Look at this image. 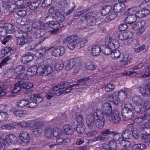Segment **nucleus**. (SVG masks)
<instances>
[{
  "instance_id": "nucleus-26",
  "label": "nucleus",
  "mask_w": 150,
  "mask_h": 150,
  "mask_svg": "<svg viewBox=\"0 0 150 150\" xmlns=\"http://www.w3.org/2000/svg\"><path fill=\"white\" fill-rule=\"evenodd\" d=\"M113 11L112 7L110 5H107L104 6L101 11V15L103 16L107 15L111 12Z\"/></svg>"
},
{
  "instance_id": "nucleus-46",
  "label": "nucleus",
  "mask_w": 150,
  "mask_h": 150,
  "mask_svg": "<svg viewBox=\"0 0 150 150\" xmlns=\"http://www.w3.org/2000/svg\"><path fill=\"white\" fill-rule=\"evenodd\" d=\"M26 19L24 18H18L16 20L17 23L21 25H23V28H24L28 22H25Z\"/></svg>"
},
{
  "instance_id": "nucleus-7",
  "label": "nucleus",
  "mask_w": 150,
  "mask_h": 150,
  "mask_svg": "<svg viewBox=\"0 0 150 150\" xmlns=\"http://www.w3.org/2000/svg\"><path fill=\"white\" fill-rule=\"evenodd\" d=\"M120 120L119 112L117 109L114 110L110 115L106 119L108 123H110L112 122L114 123L118 124L120 122Z\"/></svg>"
},
{
  "instance_id": "nucleus-31",
  "label": "nucleus",
  "mask_w": 150,
  "mask_h": 150,
  "mask_svg": "<svg viewBox=\"0 0 150 150\" xmlns=\"http://www.w3.org/2000/svg\"><path fill=\"white\" fill-rule=\"evenodd\" d=\"M132 114H139L143 112L142 104L136 105L135 106H133L132 110Z\"/></svg>"
},
{
  "instance_id": "nucleus-21",
  "label": "nucleus",
  "mask_w": 150,
  "mask_h": 150,
  "mask_svg": "<svg viewBox=\"0 0 150 150\" xmlns=\"http://www.w3.org/2000/svg\"><path fill=\"white\" fill-rule=\"evenodd\" d=\"M145 23L144 21L141 20L133 24L131 26L133 29L135 30H138L142 29L145 25Z\"/></svg>"
},
{
  "instance_id": "nucleus-33",
  "label": "nucleus",
  "mask_w": 150,
  "mask_h": 150,
  "mask_svg": "<svg viewBox=\"0 0 150 150\" xmlns=\"http://www.w3.org/2000/svg\"><path fill=\"white\" fill-rule=\"evenodd\" d=\"M38 66H34L29 68L27 70V74L32 76L38 74Z\"/></svg>"
},
{
  "instance_id": "nucleus-27",
  "label": "nucleus",
  "mask_w": 150,
  "mask_h": 150,
  "mask_svg": "<svg viewBox=\"0 0 150 150\" xmlns=\"http://www.w3.org/2000/svg\"><path fill=\"white\" fill-rule=\"evenodd\" d=\"M52 130L50 127H46L44 130V135L48 139L52 138Z\"/></svg>"
},
{
  "instance_id": "nucleus-19",
  "label": "nucleus",
  "mask_w": 150,
  "mask_h": 150,
  "mask_svg": "<svg viewBox=\"0 0 150 150\" xmlns=\"http://www.w3.org/2000/svg\"><path fill=\"white\" fill-rule=\"evenodd\" d=\"M33 59V54L30 52H27L21 58V60L23 63L25 64L28 63Z\"/></svg>"
},
{
  "instance_id": "nucleus-32",
  "label": "nucleus",
  "mask_w": 150,
  "mask_h": 150,
  "mask_svg": "<svg viewBox=\"0 0 150 150\" xmlns=\"http://www.w3.org/2000/svg\"><path fill=\"white\" fill-rule=\"evenodd\" d=\"M31 100L35 101L36 103H40L43 100V98L39 94H33L30 97Z\"/></svg>"
},
{
  "instance_id": "nucleus-28",
  "label": "nucleus",
  "mask_w": 150,
  "mask_h": 150,
  "mask_svg": "<svg viewBox=\"0 0 150 150\" xmlns=\"http://www.w3.org/2000/svg\"><path fill=\"white\" fill-rule=\"evenodd\" d=\"M108 15V16L105 18L104 20L106 22H108L113 20L117 15V13L113 10Z\"/></svg>"
},
{
  "instance_id": "nucleus-6",
  "label": "nucleus",
  "mask_w": 150,
  "mask_h": 150,
  "mask_svg": "<svg viewBox=\"0 0 150 150\" xmlns=\"http://www.w3.org/2000/svg\"><path fill=\"white\" fill-rule=\"evenodd\" d=\"M38 74L40 75H47L52 72V67L47 65H45L43 63L39 64L38 65Z\"/></svg>"
},
{
  "instance_id": "nucleus-61",
  "label": "nucleus",
  "mask_w": 150,
  "mask_h": 150,
  "mask_svg": "<svg viewBox=\"0 0 150 150\" xmlns=\"http://www.w3.org/2000/svg\"><path fill=\"white\" fill-rule=\"evenodd\" d=\"M146 147L145 145L143 144H134L132 146V148L134 149H143Z\"/></svg>"
},
{
  "instance_id": "nucleus-52",
  "label": "nucleus",
  "mask_w": 150,
  "mask_h": 150,
  "mask_svg": "<svg viewBox=\"0 0 150 150\" xmlns=\"http://www.w3.org/2000/svg\"><path fill=\"white\" fill-rule=\"evenodd\" d=\"M130 130L126 129L122 133V136L123 138L125 139H129L131 135Z\"/></svg>"
},
{
  "instance_id": "nucleus-4",
  "label": "nucleus",
  "mask_w": 150,
  "mask_h": 150,
  "mask_svg": "<svg viewBox=\"0 0 150 150\" xmlns=\"http://www.w3.org/2000/svg\"><path fill=\"white\" fill-rule=\"evenodd\" d=\"M100 113V110L97 109L94 111L93 114H91L86 115V122L89 128L91 129L93 128L96 120V117L98 116Z\"/></svg>"
},
{
  "instance_id": "nucleus-35",
  "label": "nucleus",
  "mask_w": 150,
  "mask_h": 150,
  "mask_svg": "<svg viewBox=\"0 0 150 150\" xmlns=\"http://www.w3.org/2000/svg\"><path fill=\"white\" fill-rule=\"evenodd\" d=\"M73 85L67 86H66L64 90H62L58 92L57 93V95L59 96L60 95L64 94H65L70 92V91L73 89L74 88H72V86H74Z\"/></svg>"
},
{
  "instance_id": "nucleus-38",
  "label": "nucleus",
  "mask_w": 150,
  "mask_h": 150,
  "mask_svg": "<svg viewBox=\"0 0 150 150\" xmlns=\"http://www.w3.org/2000/svg\"><path fill=\"white\" fill-rule=\"evenodd\" d=\"M64 129L65 134L67 135H71L73 132V129L68 125H65L64 126Z\"/></svg>"
},
{
  "instance_id": "nucleus-8",
  "label": "nucleus",
  "mask_w": 150,
  "mask_h": 150,
  "mask_svg": "<svg viewBox=\"0 0 150 150\" xmlns=\"http://www.w3.org/2000/svg\"><path fill=\"white\" fill-rule=\"evenodd\" d=\"M102 112H100L101 115L106 118L108 117L112 113V107L111 104L109 103H106L103 104L101 107Z\"/></svg>"
},
{
  "instance_id": "nucleus-63",
  "label": "nucleus",
  "mask_w": 150,
  "mask_h": 150,
  "mask_svg": "<svg viewBox=\"0 0 150 150\" xmlns=\"http://www.w3.org/2000/svg\"><path fill=\"white\" fill-rule=\"evenodd\" d=\"M101 133L103 134L107 135L115 133L114 131H110V129L108 128L103 129L101 131Z\"/></svg>"
},
{
  "instance_id": "nucleus-41",
  "label": "nucleus",
  "mask_w": 150,
  "mask_h": 150,
  "mask_svg": "<svg viewBox=\"0 0 150 150\" xmlns=\"http://www.w3.org/2000/svg\"><path fill=\"white\" fill-rule=\"evenodd\" d=\"M120 62H124L125 65L130 63V61L129 59V54L124 53L122 54V59L120 60Z\"/></svg>"
},
{
  "instance_id": "nucleus-40",
  "label": "nucleus",
  "mask_w": 150,
  "mask_h": 150,
  "mask_svg": "<svg viewBox=\"0 0 150 150\" xmlns=\"http://www.w3.org/2000/svg\"><path fill=\"white\" fill-rule=\"evenodd\" d=\"M15 36L17 38L24 37V36L26 33H25V30H24L18 29L16 32Z\"/></svg>"
},
{
  "instance_id": "nucleus-58",
  "label": "nucleus",
  "mask_w": 150,
  "mask_h": 150,
  "mask_svg": "<svg viewBox=\"0 0 150 150\" xmlns=\"http://www.w3.org/2000/svg\"><path fill=\"white\" fill-rule=\"evenodd\" d=\"M44 125V123L42 121H37L34 123L33 127L34 128L38 129L39 128H41V127L43 126Z\"/></svg>"
},
{
  "instance_id": "nucleus-45",
  "label": "nucleus",
  "mask_w": 150,
  "mask_h": 150,
  "mask_svg": "<svg viewBox=\"0 0 150 150\" xmlns=\"http://www.w3.org/2000/svg\"><path fill=\"white\" fill-rule=\"evenodd\" d=\"M95 14L92 12H88L86 13L85 16H83L81 17V21H83L85 20H87L88 19L91 18L92 17L93 18L95 17Z\"/></svg>"
},
{
  "instance_id": "nucleus-23",
  "label": "nucleus",
  "mask_w": 150,
  "mask_h": 150,
  "mask_svg": "<svg viewBox=\"0 0 150 150\" xmlns=\"http://www.w3.org/2000/svg\"><path fill=\"white\" fill-rule=\"evenodd\" d=\"M125 7V6L124 3L118 2L113 6V10L116 12H119L123 11Z\"/></svg>"
},
{
  "instance_id": "nucleus-36",
  "label": "nucleus",
  "mask_w": 150,
  "mask_h": 150,
  "mask_svg": "<svg viewBox=\"0 0 150 150\" xmlns=\"http://www.w3.org/2000/svg\"><path fill=\"white\" fill-rule=\"evenodd\" d=\"M116 49H115L113 50L111 54V57L115 59L119 58L120 57L121 54L120 51Z\"/></svg>"
},
{
  "instance_id": "nucleus-5",
  "label": "nucleus",
  "mask_w": 150,
  "mask_h": 150,
  "mask_svg": "<svg viewBox=\"0 0 150 150\" xmlns=\"http://www.w3.org/2000/svg\"><path fill=\"white\" fill-rule=\"evenodd\" d=\"M77 39V36L74 34L66 38L63 42L64 44H67L68 47L71 50H73L75 47L76 42Z\"/></svg>"
},
{
  "instance_id": "nucleus-22",
  "label": "nucleus",
  "mask_w": 150,
  "mask_h": 150,
  "mask_svg": "<svg viewBox=\"0 0 150 150\" xmlns=\"http://www.w3.org/2000/svg\"><path fill=\"white\" fill-rule=\"evenodd\" d=\"M77 59L76 58L70 59L67 62L65 66V69L68 71L70 70L74 67L76 64Z\"/></svg>"
},
{
  "instance_id": "nucleus-11",
  "label": "nucleus",
  "mask_w": 150,
  "mask_h": 150,
  "mask_svg": "<svg viewBox=\"0 0 150 150\" xmlns=\"http://www.w3.org/2000/svg\"><path fill=\"white\" fill-rule=\"evenodd\" d=\"M108 143L102 144V147L104 149L107 150H120L116 142L109 140Z\"/></svg>"
},
{
  "instance_id": "nucleus-15",
  "label": "nucleus",
  "mask_w": 150,
  "mask_h": 150,
  "mask_svg": "<svg viewBox=\"0 0 150 150\" xmlns=\"http://www.w3.org/2000/svg\"><path fill=\"white\" fill-rule=\"evenodd\" d=\"M139 91L143 96H146L150 95V83H146L143 86H140Z\"/></svg>"
},
{
  "instance_id": "nucleus-50",
  "label": "nucleus",
  "mask_w": 150,
  "mask_h": 150,
  "mask_svg": "<svg viewBox=\"0 0 150 150\" xmlns=\"http://www.w3.org/2000/svg\"><path fill=\"white\" fill-rule=\"evenodd\" d=\"M141 76L144 78H146L150 76V70L149 68H146L144 69L142 72Z\"/></svg>"
},
{
  "instance_id": "nucleus-25",
  "label": "nucleus",
  "mask_w": 150,
  "mask_h": 150,
  "mask_svg": "<svg viewBox=\"0 0 150 150\" xmlns=\"http://www.w3.org/2000/svg\"><path fill=\"white\" fill-rule=\"evenodd\" d=\"M110 139V137L108 135H104L101 133L94 139V141L98 140L100 142H108Z\"/></svg>"
},
{
  "instance_id": "nucleus-14",
  "label": "nucleus",
  "mask_w": 150,
  "mask_h": 150,
  "mask_svg": "<svg viewBox=\"0 0 150 150\" xmlns=\"http://www.w3.org/2000/svg\"><path fill=\"white\" fill-rule=\"evenodd\" d=\"M18 7H19L16 3H15L14 1L11 2L4 10V13L6 14V15H8L10 12L16 11L18 9Z\"/></svg>"
},
{
  "instance_id": "nucleus-51",
  "label": "nucleus",
  "mask_w": 150,
  "mask_h": 150,
  "mask_svg": "<svg viewBox=\"0 0 150 150\" xmlns=\"http://www.w3.org/2000/svg\"><path fill=\"white\" fill-rule=\"evenodd\" d=\"M17 44V45L22 46L23 45L26 44L25 37L18 38L16 39Z\"/></svg>"
},
{
  "instance_id": "nucleus-24",
  "label": "nucleus",
  "mask_w": 150,
  "mask_h": 150,
  "mask_svg": "<svg viewBox=\"0 0 150 150\" xmlns=\"http://www.w3.org/2000/svg\"><path fill=\"white\" fill-rule=\"evenodd\" d=\"M5 138L6 140L10 144H15L17 143V138L13 134H7Z\"/></svg>"
},
{
  "instance_id": "nucleus-48",
  "label": "nucleus",
  "mask_w": 150,
  "mask_h": 150,
  "mask_svg": "<svg viewBox=\"0 0 150 150\" xmlns=\"http://www.w3.org/2000/svg\"><path fill=\"white\" fill-rule=\"evenodd\" d=\"M150 136L145 134H141V140L142 142L149 144Z\"/></svg>"
},
{
  "instance_id": "nucleus-53",
  "label": "nucleus",
  "mask_w": 150,
  "mask_h": 150,
  "mask_svg": "<svg viewBox=\"0 0 150 150\" xmlns=\"http://www.w3.org/2000/svg\"><path fill=\"white\" fill-rule=\"evenodd\" d=\"M132 100L136 105L142 104V99L139 96L133 97L132 98Z\"/></svg>"
},
{
  "instance_id": "nucleus-12",
  "label": "nucleus",
  "mask_w": 150,
  "mask_h": 150,
  "mask_svg": "<svg viewBox=\"0 0 150 150\" xmlns=\"http://www.w3.org/2000/svg\"><path fill=\"white\" fill-rule=\"evenodd\" d=\"M5 28L6 27L5 26L4 28L2 26L0 27V35L2 37H4V36H6V37L4 38L3 39L1 40V42L4 45H5L9 40L12 38V37L11 35H7L8 33L6 29Z\"/></svg>"
},
{
  "instance_id": "nucleus-60",
  "label": "nucleus",
  "mask_w": 150,
  "mask_h": 150,
  "mask_svg": "<svg viewBox=\"0 0 150 150\" xmlns=\"http://www.w3.org/2000/svg\"><path fill=\"white\" fill-rule=\"evenodd\" d=\"M87 42V40L86 39L81 40L77 43L76 47L77 49H79L83 47Z\"/></svg>"
},
{
  "instance_id": "nucleus-39",
  "label": "nucleus",
  "mask_w": 150,
  "mask_h": 150,
  "mask_svg": "<svg viewBox=\"0 0 150 150\" xmlns=\"http://www.w3.org/2000/svg\"><path fill=\"white\" fill-rule=\"evenodd\" d=\"M64 66V63L62 61L60 60L57 62L54 66V69L56 71H59L63 69Z\"/></svg>"
},
{
  "instance_id": "nucleus-44",
  "label": "nucleus",
  "mask_w": 150,
  "mask_h": 150,
  "mask_svg": "<svg viewBox=\"0 0 150 150\" xmlns=\"http://www.w3.org/2000/svg\"><path fill=\"white\" fill-rule=\"evenodd\" d=\"M8 34H11L14 32L13 26L11 24H6L5 25Z\"/></svg>"
},
{
  "instance_id": "nucleus-62",
  "label": "nucleus",
  "mask_w": 150,
  "mask_h": 150,
  "mask_svg": "<svg viewBox=\"0 0 150 150\" xmlns=\"http://www.w3.org/2000/svg\"><path fill=\"white\" fill-rule=\"evenodd\" d=\"M100 19V18L97 17V18H93V20L91 21V26L98 25L99 24L101 23Z\"/></svg>"
},
{
  "instance_id": "nucleus-18",
  "label": "nucleus",
  "mask_w": 150,
  "mask_h": 150,
  "mask_svg": "<svg viewBox=\"0 0 150 150\" xmlns=\"http://www.w3.org/2000/svg\"><path fill=\"white\" fill-rule=\"evenodd\" d=\"M90 79L89 78L81 79L78 80V83L76 84H73L74 86L75 87L76 89H80L86 84H88V81Z\"/></svg>"
},
{
  "instance_id": "nucleus-13",
  "label": "nucleus",
  "mask_w": 150,
  "mask_h": 150,
  "mask_svg": "<svg viewBox=\"0 0 150 150\" xmlns=\"http://www.w3.org/2000/svg\"><path fill=\"white\" fill-rule=\"evenodd\" d=\"M20 140L23 143H28L30 141V135L28 133L25 131H21L18 134Z\"/></svg>"
},
{
  "instance_id": "nucleus-49",
  "label": "nucleus",
  "mask_w": 150,
  "mask_h": 150,
  "mask_svg": "<svg viewBox=\"0 0 150 150\" xmlns=\"http://www.w3.org/2000/svg\"><path fill=\"white\" fill-rule=\"evenodd\" d=\"M114 134H112V135L113 136V138H111L110 137L109 140L114 142H116V141L118 140L119 142L120 139L121 138L120 137V135L118 133L114 131Z\"/></svg>"
},
{
  "instance_id": "nucleus-10",
  "label": "nucleus",
  "mask_w": 150,
  "mask_h": 150,
  "mask_svg": "<svg viewBox=\"0 0 150 150\" xmlns=\"http://www.w3.org/2000/svg\"><path fill=\"white\" fill-rule=\"evenodd\" d=\"M133 12V9H129L126 10L125 12V15H128L124 19V22L127 24L131 25L136 20V17L134 13L132 12Z\"/></svg>"
},
{
  "instance_id": "nucleus-56",
  "label": "nucleus",
  "mask_w": 150,
  "mask_h": 150,
  "mask_svg": "<svg viewBox=\"0 0 150 150\" xmlns=\"http://www.w3.org/2000/svg\"><path fill=\"white\" fill-rule=\"evenodd\" d=\"M85 127L82 125L79 124L76 128V130L77 132L80 134L83 133L85 130Z\"/></svg>"
},
{
  "instance_id": "nucleus-17",
  "label": "nucleus",
  "mask_w": 150,
  "mask_h": 150,
  "mask_svg": "<svg viewBox=\"0 0 150 150\" xmlns=\"http://www.w3.org/2000/svg\"><path fill=\"white\" fill-rule=\"evenodd\" d=\"M65 52L64 48L63 47L60 46L53 49L51 51V53L53 56L58 57L62 56Z\"/></svg>"
},
{
  "instance_id": "nucleus-30",
  "label": "nucleus",
  "mask_w": 150,
  "mask_h": 150,
  "mask_svg": "<svg viewBox=\"0 0 150 150\" xmlns=\"http://www.w3.org/2000/svg\"><path fill=\"white\" fill-rule=\"evenodd\" d=\"M100 47L98 45H93L91 48V52L93 56H97L99 55L100 52Z\"/></svg>"
},
{
  "instance_id": "nucleus-3",
  "label": "nucleus",
  "mask_w": 150,
  "mask_h": 150,
  "mask_svg": "<svg viewBox=\"0 0 150 150\" xmlns=\"http://www.w3.org/2000/svg\"><path fill=\"white\" fill-rule=\"evenodd\" d=\"M33 86V84L31 82L21 81L15 84L12 93H17L21 91H23L24 89H30L32 88Z\"/></svg>"
},
{
  "instance_id": "nucleus-34",
  "label": "nucleus",
  "mask_w": 150,
  "mask_h": 150,
  "mask_svg": "<svg viewBox=\"0 0 150 150\" xmlns=\"http://www.w3.org/2000/svg\"><path fill=\"white\" fill-rule=\"evenodd\" d=\"M26 6L29 7L30 9L34 10H35L39 6V3L38 1L33 2H29L27 3Z\"/></svg>"
},
{
  "instance_id": "nucleus-42",
  "label": "nucleus",
  "mask_w": 150,
  "mask_h": 150,
  "mask_svg": "<svg viewBox=\"0 0 150 150\" xmlns=\"http://www.w3.org/2000/svg\"><path fill=\"white\" fill-rule=\"evenodd\" d=\"M127 94V93L125 91H119L118 94V99L121 101L123 100L126 98Z\"/></svg>"
},
{
  "instance_id": "nucleus-55",
  "label": "nucleus",
  "mask_w": 150,
  "mask_h": 150,
  "mask_svg": "<svg viewBox=\"0 0 150 150\" xmlns=\"http://www.w3.org/2000/svg\"><path fill=\"white\" fill-rule=\"evenodd\" d=\"M61 135V131L60 129H55L52 132V138L55 137L57 138L58 137L60 136Z\"/></svg>"
},
{
  "instance_id": "nucleus-1",
  "label": "nucleus",
  "mask_w": 150,
  "mask_h": 150,
  "mask_svg": "<svg viewBox=\"0 0 150 150\" xmlns=\"http://www.w3.org/2000/svg\"><path fill=\"white\" fill-rule=\"evenodd\" d=\"M55 15L57 18L52 21H49L48 24L49 26L54 29H58L60 25L65 18V16L62 14L61 10L59 9L56 10Z\"/></svg>"
},
{
  "instance_id": "nucleus-16",
  "label": "nucleus",
  "mask_w": 150,
  "mask_h": 150,
  "mask_svg": "<svg viewBox=\"0 0 150 150\" xmlns=\"http://www.w3.org/2000/svg\"><path fill=\"white\" fill-rule=\"evenodd\" d=\"M104 117L101 115L100 114L98 116L96 117L95 122L96 127L98 128H102L104 126Z\"/></svg>"
},
{
  "instance_id": "nucleus-57",
  "label": "nucleus",
  "mask_w": 150,
  "mask_h": 150,
  "mask_svg": "<svg viewBox=\"0 0 150 150\" xmlns=\"http://www.w3.org/2000/svg\"><path fill=\"white\" fill-rule=\"evenodd\" d=\"M68 0H63L60 1L59 4V7L62 10L65 9L67 8L68 5Z\"/></svg>"
},
{
  "instance_id": "nucleus-20",
  "label": "nucleus",
  "mask_w": 150,
  "mask_h": 150,
  "mask_svg": "<svg viewBox=\"0 0 150 150\" xmlns=\"http://www.w3.org/2000/svg\"><path fill=\"white\" fill-rule=\"evenodd\" d=\"M32 26L34 28L37 30L44 29V24L43 22L40 20H35L33 21Z\"/></svg>"
},
{
  "instance_id": "nucleus-2",
  "label": "nucleus",
  "mask_w": 150,
  "mask_h": 150,
  "mask_svg": "<svg viewBox=\"0 0 150 150\" xmlns=\"http://www.w3.org/2000/svg\"><path fill=\"white\" fill-rule=\"evenodd\" d=\"M122 104L124 107L121 111L122 118L125 120L132 119L133 116L132 110L133 106L129 102H124Z\"/></svg>"
},
{
  "instance_id": "nucleus-9",
  "label": "nucleus",
  "mask_w": 150,
  "mask_h": 150,
  "mask_svg": "<svg viewBox=\"0 0 150 150\" xmlns=\"http://www.w3.org/2000/svg\"><path fill=\"white\" fill-rule=\"evenodd\" d=\"M105 44L106 46L113 50L117 48L120 46L119 42L117 40L109 36L106 37L105 39Z\"/></svg>"
},
{
  "instance_id": "nucleus-37",
  "label": "nucleus",
  "mask_w": 150,
  "mask_h": 150,
  "mask_svg": "<svg viewBox=\"0 0 150 150\" xmlns=\"http://www.w3.org/2000/svg\"><path fill=\"white\" fill-rule=\"evenodd\" d=\"M102 47V52L103 53L106 55L111 54L113 49L110 47V48L107 46H106L105 45H103Z\"/></svg>"
},
{
  "instance_id": "nucleus-64",
  "label": "nucleus",
  "mask_w": 150,
  "mask_h": 150,
  "mask_svg": "<svg viewBox=\"0 0 150 150\" xmlns=\"http://www.w3.org/2000/svg\"><path fill=\"white\" fill-rule=\"evenodd\" d=\"M15 125L13 123H12L11 125H4L1 126V128L2 129H12L15 128Z\"/></svg>"
},
{
  "instance_id": "nucleus-59",
  "label": "nucleus",
  "mask_w": 150,
  "mask_h": 150,
  "mask_svg": "<svg viewBox=\"0 0 150 150\" xmlns=\"http://www.w3.org/2000/svg\"><path fill=\"white\" fill-rule=\"evenodd\" d=\"M8 118V115L7 113L1 112H0V121L6 120Z\"/></svg>"
},
{
  "instance_id": "nucleus-43",
  "label": "nucleus",
  "mask_w": 150,
  "mask_h": 150,
  "mask_svg": "<svg viewBox=\"0 0 150 150\" xmlns=\"http://www.w3.org/2000/svg\"><path fill=\"white\" fill-rule=\"evenodd\" d=\"M29 101L28 100L23 99L21 100L16 103V105L18 107L23 108L27 105H28Z\"/></svg>"
},
{
  "instance_id": "nucleus-54",
  "label": "nucleus",
  "mask_w": 150,
  "mask_h": 150,
  "mask_svg": "<svg viewBox=\"0 0 150 150\" xmlns=\"http://www.w3.org/2000/svg\"><path fill=\"white\" fill-rule=\"evenodd\" d=\"M86 67L87 69L89 70H93L95 69L94 63L92 61L87 62L86 64Z\"/></svg>"
},
{
  "instance_id": "nucleus-29",
  "label": "nucleus",
  "mask_w": 150,
  "mask_h": 150,
  "mask_svg": "<svg viewBox=\"0 0 150 150\" xmlns=\"http://www.w3.org/2000/svg\"><path fill=\"white\" fill-rule=\"evenodd\" d=\"M45 33V31L44 29L42 30H37L33 32V36L34 38H39L44 35Z\"/></svg>"
},
{
  "instance_id": "nucleus-47",
  "label": "nucleus",
  "mask_w": 150,
  "mask_h": 150,
  "mask_svg": "<svg viewBox=\"0 0 150 150\" xmlns=\"http://www.w3.org/2000/svg\"><path fill=\"white\" fill-rule=\"evenodd\" d=\"M119 143L122 146L125 147H128L130 145V142L129 141L122 138L120 139Z\"/></svg>"
}]
</instances>
